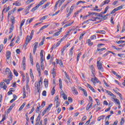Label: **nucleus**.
Here are the masks:
<instances>
[{"label": "nucleus", "mask_w": 125, "mask_h": 125, "mask_svg": "<svg viewBox=\"0 0 125 125\" xmlns=\"http://www.w3.org/2000/svg\"><path fill=\"white\" fill-rule=\"evenodd\" d=\"M68 100L69 101V102H70V103H72L73 102V99H72V98L69 97L68 98Z\"/></svg>", "instance_id": "0e129e2a"}, {"label": "nucleus", "mask_w": 125, "mask_h": 125, "mask_svg": "<svg viewBox=\"0 0 125 125\" xmlns=\"http://www.w3.org/2000/svg\"><path fill=\"white\" fill-rule=\"evenodd\" d=\"M108 9H109V6H107L105 7L104 13H106L107 11H108Z\"/></svg>", "instance_id": "6e6d98bb"}, {"label": "nucleus", "mask_w": 125, "mask_h": 125, "mask_svg": "<svg viewBox=\"0 0 125 125\" xmlns=\"http://www.w3.org/2000/svg\"><path fill=\"white\" fill-rule=\"evenodd\" d=\"M43 50H41L40 52L41 62H43Z\"/></svg>", "instance_id": "2eb2a0df"}, {"label": "nucleus", "mask_w": 125, "mask_h": 125, "mask_svg": "<svg viewBox=\"0 0 125 125\" xmlns=\"http://www.w3.org/2000/svg\"><path fill=\"white\" fill-rule=\"evenodd\" d=\"M48 17V16H45L42 17L40 19V21H43V20H45Z\"/></svg>", "instance_id": "c9c22d12"}, {"label": "nucleus", "mask_w": 125, "mask_h": 125, "mask_svg": "<svg viewBox=\"0 0 125 125\" xmlns=\"http://www.w3.org/2000/svg\"><path fill=\"white\" fill-rule=\"evenodd\" d=\"M2 49H3V44H0V52H1L2 51Z\"/></svg>", "instance_id": "69168bd1"}, {"label": "nucleus", "mask_w": 125, "mask_h": 125, "mask_svg": "<svg viewBox=\"0 0 125 125\" xmlns=\"http://www.w3.org/2000/svg\"><path fill=\"white\" fill-rule=\"evenodd\" d=\"M7 75L8 79H11V80H12V78H13V75L12 74V72H11L10 73H8V74Z\"/></svg>", "instance_id": "393cba45"}, {"label": "nucleus", "mask_w": 125, "mask_h": 125, "mask_svg": "<svg viewBox=\"0 0 125 125\" xmlns=\"http://www.w3.org/2000/svg\"><path fill=\"white\" fill-rule=\"evenodd\" d=\"M34 86H35V87L37 88L38 93H41V88H40V86H38L37 84H36V85Z\"/></svg>", "instance_id": "c756f323"}, {"label": "nucleus", "mask_w": 125, "mask_h": 125, "mask_svg": "<svg viewBox=\"0 0 125 125\" xmlns=\"http://www.w3.org/2000/svg\"><path fill=\"white\" fill-rule=\"evenodd\" d=\"M36 68L39 74V77H41V75H42V72H41V66H40V63L39 62L36 63Z\"/></svg>", "instance_id": "20e7f679"}, {"label": "nucleus", "mask_w": 125, "mask_h": 125, "mask_svg": "<svg viewBox=\"0 0 125 125\" xmlns=\"http://www.w3.org/2000/svg\"><path fill=\"white\" fill-rule=\"evenodd\" d=\"M5 72L6 75H7L8 74H10V73H11V71H10L9 68L7 67L5 70Z\"/></svg>", "instance_id": "58836bf2"}, {"label": "nucleus", "mask_w": 125, "mask_h": 125, "mask_svg": "<svg viewBox=\"0 0 125 125\" xmlns=\"http://www.w3.org/2000/svg\"><path fill=\"white\" fill-rule=\"evenodd\" d=\"M91 70L92 74L93 75H94V73L95 72V68H94V66H93V65H91Z\"/></svg>", "instance_id": "bb28decb"}, {"label": "nucleus", "mask_w": 125, "mask_h": 125, "mask_svg": "<svg viewBox=\"0 0 125 125\" xmlns=\"http://www.w3.org/2000/svg\"><path fill=\"white\" fill-rule=\"evenodd\" d=\"M34 33H35V30H32L30 33V36L29 35H27L26 37V40L25 41V43L24 44V45L25 46H27V45H28V43H29V42H30L32 41V39H33V36H34Z\"/></svg>", "instance_id": "f257e3e1"}, {"label": "nucleus", "mask_w": 125, "mask_h": 125, "mask_svg": "<svg viewBox=\"0 0 125 125\" xmlns=\"http://www.w3.org/2000/svg\"><path fill=\"white\" fill-rule=\"evenodd\" d=\"M96 33L97 34H105L106 33V31H104V30H101V31H96Z\"/></svg>", "instance_id": "a19ab883"}, {"label": "nucleus", "mask_w": 125, "mask_h": 125, "mask_svg": "<svg viewBox=\"0 0 125 125\" xmlns=\"http://www.w3.org/2000/svg\"><path fill=\"white\" fill-rule=\"evenodd\" d=\"M30 75L31 77L32 80H34L35 77H34V74H33V72H30Z\"/></svg>", "instance_id": "e2e57ef3"}, {"label": "nucleus", "mask_w": 125, "mask_h": 125, "mask_svg": "<svg viewBox=\"0 0 125 125\" xmlns=\"http://www.w3.org/2000/svg\"><path fill=\"white\" fill-rule=\"evenodd\" d=\"M83 36H84V33H83L80 35V38H79V40L80 41L82 40V39H83Z\"/></svg>", "instance_id": "5fc2aeb1"}, {"label": "nucleus", "mask_w": 125, "mask_h": 125, "mask_svg": "<svg viewBox=\"0 0 125 125\" xmlns=\"http://www.w3.org/2000/svg\"><path fill=\"white\" fill-rule=\"evenodd\" d=\"M5 85V83L4 82L0 83V86L2 88L3 86Z\"/></svg>", "instance_id": "3c124183"}, {"label": "nucleus", "mask_w": 125, "mask_h": 125, "mask_svg": "<svg viewBox=\"0 0 125 125\" xmlns=\"http://www.w3.org/2000/svg\"><path fill=\"white\" fill-rule=\"evenodd\" d=\"M71 89L75 95H78V94H79V92H78V90L76 89L75 86L72 87Z\"/></svg>", "instance_id": "f8f14e48"}, {"label": "nucleus", "mask_w": 125, "mask_h": 125, "mask_svg": "<svg viewBox=\"0 0 125 125\" xmlns=\"http://www.w3.org/2000/svg\"><path fill=\"white\" fill-rule=\"evenodd\" d=\"M10 58H7L6 62L7 64H11V60L9 59Z\"/></svg>", "instance_id": "37998d69"}, {"label": "nucleus", "mask_w": 125, "mask_h": 125, "mask_svg": "<svg viewBox=\"0 0 125 125\" xmlns=\"http://www.w3.org/2000/svg\"><path fill=\"white\" fill-rule=\"evenodd\" d=\"M81 55H82V52L79 53L77 55V62L79 61V60H80V57H81Z\"/></svg>", "instance_id": "c03bdc74"}, {"label": "nucleus", "mask_w": 125, "mask_h": 125, "mask_svg": "<svg viewBox=\"0 0 125 125\" xmlns=\"http://www.w3.org/2000/svg\"><path fill=\"white\" fill-rule=\"evenodd\" d=\"M47 0H42L41 1L39 2L37 6H38V7H40L41 5H42V4H43V3H44L45 1H46Z\"/></svg>", "instance_id": "412c9836"}, {"label": "nucleus", "mask_w": 125, "mask_h": 125, "mask_svg": "<svg viewBox=\"0 0 125 125\" xmlns=\"http://www.w3.org/2000/svg\"><path fill=\"white\" fill-rule=\"evenodd\" d=\"M6 56V58H10V57L11 56V52L9 51H7Z\"/></svg>", "instance_id": "4be33fe9"}, {"label": "nucleus", "mask_w": 125, "mask_h": 125, "mask_svg": "<svg viewBox=\"0 0 125 125\" xmlns=\"http://www.w3.org/2000/svg\"><path fill=\"white\" fill-rule=\"evenodd\" d=\"M45 106V102H43L42 105H41V108H43Z\"/></svg>", "instance_id": "338daca9"}, {"label": "nucleus", "mask_w": 125, "mask_h": 125, "mask_svg": "<svg viewBox=\"0 0 125 125\" xmlns=\"http://www.w3.org/2000/svg\"><path fill=\"white\" fill-rule=\"evenodd\" d=\"M124 42H125V41L121 40L119 41L118 42H117V43H118V44H120V43H124Z\"/></svg>", "instance_id": "680f3d73"}, {"label": "nucleus", "mask_w": 125, "mask_h": 125, "mask_svg": "<svg viewBox=\"0 0 125 125\" xmlns=\"http://www.w3.org/2000/svg\"><path fill=\"white\" fill-rule=\"evenodd\" d=\"M41 70H42V71H43L44 68V65L43 64V62H41Z\"/></svg>", "instance_id": "72a5a7b5"}, {"label": "nucleus", "mask_w": 125, "mask_h": 125, "mask_svg": "<svg viewBox=\"0 0 125 125\" xmlns=\"http://www.w3.org/2000/svg\"><path fill=\"white\" fill-rule=\"evenodd\" d=\"M87 43H88L89 46L93 45V42H91V40H90V39H88V40H87Z\"/></svg>", "instance_id": "b1692460"}, {"label": "nucleus", "mask_w": 125, "mask_h": 125, "mask_svg": "<svg viewBox=\"0 0 125 125\" xmlns=\"http://www.w3.org/2000/svg\"><path fill=\"white\" fill-rule=\"evenodd\" d=\"M25 105H26V103H24L20 107V108L19 109V112H20V111H22V110L23 109V108H24V107H25Z\"/></svg>", "instance_id": "c85d7f7f"}, {"label": "nucleus", "mask_w": 125, "mask_h": 125, "mask_svg": "<svg viewBox=\"0 0 125 125\" xmlns=\"http://www.w3.org/2000/svg\"><path fill=\"white\" fill-rule=\"evenodd\" d=\"M67 48V47H66V46H64L62 49L61 50V55L62 56H64V51H65V50H66V49Z\"/></svg>", "instance_id": "a211bd4d"}, {"label": "nucleus", "mask_w": 125, "mask_h": 125, "mask_svg": "<svg viewBox=\"0 0 125 125\" xmlns=\"http://www.w3.org/2000/svg\"><path fill=\"white\" fill-rule=\"evenodd\" d=\"M73 23H74V21H73L72 22H70L69 23H67V24L64 25L63 26V28H67V27H69L70 26H71L73 24Z\"/></svg>", "instance_id": "f704fd0d"}, {"label": "nucleus", "mask_w": 125, "mask_h": 125, "mask_svg": "<svg viewBox=\"0 0 125 125\" xmlns=\"http://www.w3.org/2000/svg\"><path fill=\"white\" fill-rule=\"evenodd\" d=\"M51 93H52V95H54L55 93V89H54V87L52 89Z\"/></svg>", "instance_id": "864d4df0"}, {"label": "nucleus", "mask_w": 125, "mask_h": 125, "mask_svg": "<svg viewBox=\"0 0 125 125\" xmlns=\"http://www.w3.org/2000/svg\"><path fill=\"white\" fill-rule=\"evenodd\" d=\"M35 118V115H33L31 118H30V121H31V123L32 125L34 124V119Z\"/></svg>", "instance_id": "a18cd8bd"}, {"label": "nucleus", "mask_w": 125, "mask_h": 125, "mask_svg": "<svg viewBox=\"0 0 125 125\" xmlns=\"http://www.w3.org/2000/svg\"><path fill=\"white\" fill-rule=\"evenodd\" d=\"M104 90L105 91H106V93H107L108 95H110V96H112V97H113V98H116V95H114V94L111 93V91H109L107 89H104Z\"/></svg>", "instance_id": "1a4fd4ad"}, {"label": "nucleus", "mask_w": 125, "mask_h": 125, "mask_svg": "<svg viewBox=\"0 0 125 125\" xmlns=\"http://www.w3.org/2000/svg\"><path fill=\"white\" fill-rule=\"evenodd\" d=\"M11 21L12 22V24L10 26L9 34H11L12 32V31H13L14 29V24L15 23V18L14 17V16H11Z\"/></svg>", "instance_id": "f03ea898"}, {"label": "nucleus", "mask_w": 125, "mask_h": 125, "mask_svg": "<svg viewBox=\"0 0 125 125\" xmlns=\"http://www.w3.org/2000/svg\"><path fill=\"white\" fill-rule=\"evenodd\" d=\"M114 102H115L116 103H117V104H118V105H120V104H121V103H120V101L119 100V99H114Z\"/></svg>", "instance_id": "79ce46f5"}, {"label": "nucleus", "mask_w": 125, "mask_h": 125, "mask_svg": "<svg viewBox=\"0 0 125 125\" xmlns=\"http://www.w3.org/2000/svg\"><path fill=\"white\" fill-rule=\"evenodd\" d=\"M48 26H49V24H47V25H45L43 26L41 28L40 31H42V30L47 28V27H48Z\"/></svg>", "instance_id": "ea45409f"}, {"label": "nucleus", "mask_w": 125, "mask_h": 125, "mask_svg": "<svg viewBox=\"0 0 125 125\" xmlns=\"http://www.w3.org/2000/svg\"><path fill=\"white\" fill-rule=\"evenodd\" d=\"M111 1V0H105L100 5V7H102L103 6H104V5H105V4H108V3H109V2H110Z\"/></svg>", "instance_id": "6e6552de"}, {"label": "nucleus", "mask_w": 125, "mask_h": 125, "mask_svg": "<svg viewBox=\"0 0 125 125\" xmlns=\"http://www.w3.org/2000/svg\"><path fill=\"white\" fill-rule=\"evenodd\" d=\"M40 121H41V116L38 115L36 119V122L35 125H39V124H40Z\"/></svg>", "instance_id": "dca6fc26"}, {"label": "nucleus", "mask_w": 125, "mask_h": 125, "mask_svg": "<svg viewBox=\"0 0 125 125\" xmlns=\"http://www.w3.org/2000/svg\"><path fill=\"white\" fill-rule=\"evenodd\" d=\"M104 118H105V116L104 115L101 116L100 117H99L98 118V121L99 122H100V121H101V120H104Z\"/></svg>", "instance_id": "4c0bfd02"}, {"label": "nucleus", "mask_w": 125, "mask_h": 125, "mask_svg": "<svg viewBox=\"0 0 125 125\" xmlns=\"http://www.w3.org/2000/svg\"><path fill=\"white\" fill-rule=\"evenodd\" d=\"M33 20H34V18H31L30 20L28 19L26 21V23H28V24H30L31 22H33Z\"/></svg>", "instance_id": "49530a36"}, {"label": "nucleus", "mask_w": 125, "mask_h": 125, "mask_svg": "<svg viewBox=\"0 0 125 125\" xmlns=\"http://www.w3.org/2000/svg\"><path fill=\"white\" fill-rule=\"evenodd\" d=\"M22 64L23 70H26V58H25V57H23L22 58Z\"/></svg>", "instance_id": "0eeeda50"}, {"label": "nucleus", "mask_w": 125, "mask_h": 125, "mask_svg": "<svg viewBox=\"0 0 125 125\" xmlns=\"http://www.w3.org/2000/svg\"><path fill=\"white\" fill-rule=\"evenodd\" d=\"M13 5H16V6H20L21 5V3L20 2V0H18L13 3Z\"/></svg>", "instance_id": "ddd939ff"}, {"label": "nucleus", "mask_w": 125, "mask_h": 125, "mask_svg": "<svg viewBox=\"0 0 125 125\" xmlns=\"http://www.w3.org/2000/svg\"><path fill=\"white\" fill-rule=\"evenodd\" d=\"M34 1V0H27L25 2V4H29V3H31V2H33Z\"/></svg>", "instance_id": "de8ad7c7"}, {"label": "nucleus", "mask_w": 125, "mask_h": 125, "mask_svg": "<svg viewBox=\"0 0 125 125\" xmlns=\"http://www.w3.org/2000/svg\"><path fill=\"white\" fill-rule=\"evenodd\" d=\"M42 106L41 105L38 106L37 108H36V113H39L40 111H41V109H42Z\"/></svg>", "instance_id": "473e14b6"}, {"label": "nucleus", "mask_w": 125, "mask_h": 125, "mask_svg": "<svg viewBox=\"0 0 125 125\" xmlns=\"http://www.w3.org/2000/svg\"><path fill=\"white\" fill-rule=\"evenodd\" d=\"M38 45H39V42H36L34 43V46L33 47V54H35L36 51H37V48Z\"/></svg>", "instance_id": "9d476101"}, {"label": "nucleus", "mask_w": 125, "mask_h": 125, "mask_svg": "<svg viewBox=\"0 0 125 125\" xmlns=\"http://www.w3.org/2000/svg\"><path fill=\"white\" fill-rule=\"evenodd\" d=\"M125 124V119L124 118H122L121 119V121L120 122V125H123Z\"/></svg>", "instance_id": "09e8293b"}, {"label": "nucleus", "mask_w": 125, "mask_h": 125, "mask_svg": "<svg viewBox=\"0 0 125 125\" xmlns=\"http://www.w3.org/2000/svg\"><path fill=\"white\" fill-rule=\"evenodd\" d=\"M22 92L23 93V99H24V98H25V97H26V89H25V86L23 87Z\"/></svg>", "instance_id": "cd10ccee"}, {"label": "nucleus", "mask_w": 125, "mask_h": 125, "mask_svg": "<svg viewBox=\"0 0 125 125\" xmlns=\"http://www.w3.org/2000/svg\"><path fill=\"white\" fill-rule=\"evenodd\" d=\"M97 67L100 71H101V72H104V68H103V66L102 65V62H97Z\"/></svg>", "instance_id": "7ed1b4c3"}, {"label": "nucleus", "mask_w": 125, "mask_h": 125, "mask_svg": "<svg viewBox=\"0 0 125 125\" xmlns=\"http://www.w3.org/2000/svg\"><path fill=\"white\" fill-rule=\"evenodd\" d=\"M41 84H42V77L40 78V80L38 82H36L35 83L34 85L37 84V86H41Z\"/></svg>", "instance_id": "9b49d317"}, {"label": "nucleus", "mask_w": 125, "mask_h": 125, "mask_svg": "<svg viewBox=\"0 0 125 125\" xmlns=\"http://www.w3.org/2000/svg\"><path fill=\"white\" fill-rule=\"evenodd\" d=\"M61 32H62V31L60 30L59 31L56 32V33L54 34L53 35V37H58L59 35H60V34L61 33Z\"/></svg>", "instance_id": "7c9ffc66"}, {"label": "nucleus", "mask_w": 125, "mask_h": 125, "mask_svg": "<svg viewBox=\"0 0 125 125\" xmlns=\"http://www.w3.org/2000/svg\"><path fill=\"white\" fill-rule=\"evenodd\" d=\"M44 84L45 86V87H48V81L47 79H45L44 80Z\"/></svg>", "instance_id": "6ab92c4d"}, {"label": "nucleus", "mask_w": 125, "mask_h": 125, "mask_svg": "<svg viewBox=\"0 0 125 125\" xmlns=\"http://www.w3.org/2000/svg\"><path fill=\"white\" fill-rule=\"evenodd\" d=\"M55 101L58 102L59 101V97L58 95H57L55 98Z\"/></svg>", "instance_id": "603ef678"}, {"label": "nucleus", "mask_w": 125, "mask_h": 125, "mask_svg": "<svg viewBox=\"0 0 125 125\" xmlns=\"http://www.w3.org/2000/svg\"><path fill=\"white\" fill-rule=\"evenodd\" d=\"M51 74L53 75V78H55V77H56V71H55V68L54 67L51 70Z\"/></svg>", "instance_id": "4468645a"}, {"label": "nucleus", "mask_w": 125, "mask_h": 125, "mask_svg": "<svg viewBox=\"0 0 125 125\" xmlns=\"http://www.w3.org/2000/svg\"><path fill=\"white\" fill-rule=\"evenodd\" d=\"M89 88L92 91H93V92H94V93L96 92V91H95V89H94V88H93V87H92V86H91Z\"/></svg>", "instance_id": "13d9d810"}, {"label": "nucleus", "mask_w": 125, "mask_h": 125, "mask_svg": "<svg viewBox=\"0 0 125 125\" xmlns=\"http://www.w3.org/2000/svg\"><path fill=\"white\" fill-rule=\"evenodd\" d=\"M12 91H14V90H10L9 91L7 92V95H11L12 94Z\"/></svg>", "instance_id": "bf43d9fd"}, {"label": "nucleus", "mask_w": 125, "mask_h": 125, "mask_svg": "<svg viewBox=\"0 0 125 125\" xmlns=\"http://www.w3.org/2000/svg\"><path fill=\"white\" fill-rule=\"evenodd\" d=\"M13 73L16 77H18V72H17V71L16 70L14 69Z\"/></svg>", "instance_id": "8fccbe9b"}, {"label": "nucleus", "mask_w": 125, "mask_h": 125, "mask_svg": "<svg viewBox=\"0 0 125 125\" xmlns=\"http://www.w3.org/2000/svg\"><path fill=\"white\" fill-rule=\"evenodd\" d=\"M95 100L97 104V105H100V102H99V100L98 99H96Z\"/></svg>", "instance_id": "774afa93"}, {"label": "nucleus", "mask_w": 125, "mask_h": 125, "mask_svg": "<svg viewBox=\"0 0 125 125\" xmlns=\"http://www.w3.org/2000/svg\"><path fill=\"white\" fill-rule=\"evenodd\" d=\"M56 61L57 62V64H58V62H59V64H60V66H61V67H62L63 66V62H62V61L60 60L58 62V60L56 59Z\"/></svg>", "instance_id": "2f4dec72"}, {"label": "nucleus", "mask_w": 125, "mask_h": 125, "mask_svg": "<svg viewBox=\"0 0 125 125\" xmlns=\"http://www.w3.org/2000/svg\"><path fill=\"white\" fill-rule=\"evenodd\" d=\"M103 50H106V48L104 47V48H102L101 49L98 48L97 49V51H99L100 54H102V53H101V52L103 51Z\"/></svg>", "instance_id": "a878e982"}, {"label": "nucleus", "mask_w": 125, "mask_h": 125, "mask_svg": "<svg viewBox=\"0 0 125 125\" xmlns=\"http://www.w3.org/2000/svg\"><path fill=\"white\" fill-rule=\"evenodd\" d=\"M64 99V100H67V95L65 94L62 96Z\"/></svg>", "instance_id": "052dcab7"}, {"label": "nucleus", "mask_w": 125, "mask_h": 125, "mask_svg": "<svg viewBox=\"0 0 125 125\" xmlns=\"http://www.w3.org/2000/svg\"><path fill=\"white\" fill-rule=\"evenodd\" d=\"M71 1H72V0H70V1H67V4H66L65 5H64L63 6H62V8L61 9V11H63V10L65 9L66 6H67V5H68V4L70 3V2Z\"/></svg>", "instance_id": "aec40b11"}, {"label": "nucleus", "mask_w": 125, "mask_h": 125, "mask_svg": "<svg viewBox=\"0 0 125 125\" xmlns=\"http://www.w3.org/2000/svg\"><path fill=\"white\" fill-rule=\"evenodd\" d=\"M74 8H75V4H73L70 7L69 9V12L68 14L67 15L66 17H69L71 14H72V13L73 12V10H74Z\"/></svg>", "instance_id": "39448f33"}, {"label": "nucleus", "mask_w": 125, "mask_h": 125, "mask_svg": "<svg viewBox=\"0 0 125 125\" xmlns=\"http://www.w3.org/2000/svg\"><path fill=\"white\" fill-rule=\"evenodd\" d=\"M92 104H93L92 103L91 104L88 103L86 106V110H88L89 109H90V108H91V107H92Z\"/></svg>", "instance_id": "5701e85b"}, {"label": "nucleus", "mask_w": 125, "mask_h": 125, "mask_svg": "<svg viewBox=\"0 0 125 125\" xmlns=\"http://www.w3.org/2000/svg\"><path fill=\"white\" fill-rule=\"evenodd\" d=\"M80 12H81V11H78L77 12H76L74 13V16H73V17H77V15L79 14Z\"/></svg>", "instance_id": "4d7b16f0"}, {"label": "nucleus", "mask_w": 125, "mask_h": 125, "mask_svg": "<svg viewBox=\"0 0 125 125\" xmlns=\"http://www.w3.org/2000/svg\"><path fill=\"white\" fill-rule=\"evenodd\" d=\"M38 8H39L38 6V5L36 6L35 7H34L31 9V12H34V11H36V10H37Z\"/></svg>", "instance_id": "e433bc0d"}, {"label": "nucleus", "mask_w": 125, "mask_h": 125, "mask_svg": "<svg viewBox=\"0 0 125 125\" xmlns=\"http://www.w3.org/2000/svg\"><path fill=\"white\" fill-rule=\"evenodd\" d=\"M91 81L94 83V85H95V84L97 83H99L98 79L96 78V76H94V78H91Z\"/></svg>", "instance_id": "423d86ee"}, {"label": "nucleus", "mask_w": 125, "mask_h": 125, "mask_svg": "<svg viewBox=\"0 0 125 125\" xmlns=\"http://www.w3.org/2000/svg\"><path fill=\"white\" fill-rule=\"evenodd\" d=\"M11 81V79H3V82H4V83H6L7 84H9L10 81Z\"/></svg>", "instance_id": "f3484780"}]
</instances>
